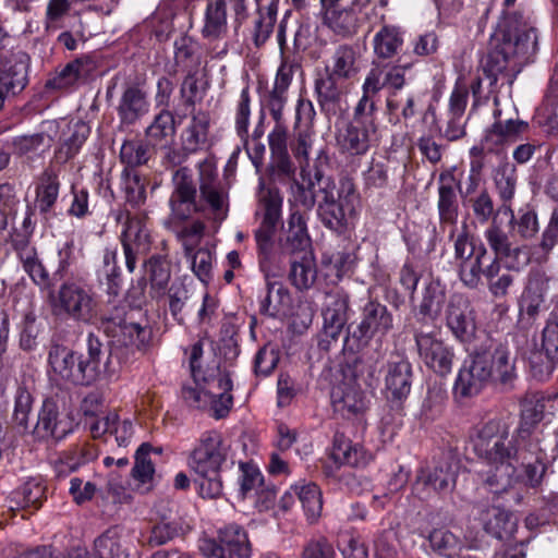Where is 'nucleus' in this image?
<instances>
[{"label": "nucleus", "instance_id": "1", "mask_svg": "<svg viewBox=\"0 0 558 558\" xmlns=\"http://www.w3.org/2000/svg\"><path fill=\"white\" fill-rule=\"evenodd\" d=\"M384 318V307L379 303L369 302L365 305L362 322L353 327L349 325L347 336L343 340L344 360L339 363L338 369L333 375V385L331 388V403L335 412L343 417H351L362 412L364 409L363 391L357 384V365L361 357L357 352L366 349L372 341L375 343V353L368 350L364 353L368 363V385L378 387L380 384L384 364L383 354L379 352L381 347V337L375 339L379 332L381 320Z\"/></svg>", "mask_w": 558, "mask_h": 558}, {"label": "nucleus", "instance_id": "2", "mask_svg": "<svg viewBox=\"0 0 558 558\" xmlns=\"http://www.w3.org/2000/svg\"><path fill=\"white\" fill-rule=\"evenodd\" d=\"M537 51V29L530 13L505 11L496 33V44L482 59L483 72L496 92L498 81L512 86L522 68Z\"/></svg>", "mask_w": 558, "mask_h": 558}, {"label": "nucleus", "instance_id": "3", "mask_svg": "<svg viewBox=\"0 0 558 558\" xmlns=\"http://www.w3.org/2000/svg\"><path fill=\"white\" fill-rule=\"evenodd\" d=\"M197 170L198 192L189 167L174 171V189L169 199L172 215L179 220H185L208 207L216 218L225 219L228 211V192L219 179L215 162L206 158L198 163Z\"/></svg>", "mask_w": 558, "mask_h": 558}, {"label": "nucleus", "instance_id": "4", "mask_svg": "<svg viewBox=\"0 0 558 558\" xmlns=\"http://www.w3.org/2000/svg\"><path fill=\"white\" fill-rule=\"evenodd\" d=\"M515 361L517 356L507 342L489 341L475 347L458 373L454 393L470 398L488 384L498 385L506 391L512 390L518 378Z\"/></svg>", "mask_w": 558, "mask_h": 558}, {"label": "nucleus", "instance_id": "5", "mask_svg": "<svg viewBox=\"0 0 558 558\" xmlns=\"http://www.w3.org/2000/svg\"><path fill=\"white\" fill-rule=\"evenodd\" d=\"M453 257L458 276L464 287L477 290L483 278L490 279L500 272L496 257H492L484 242L470 232L466 225L453 241Z\"/></svg>", "mask_w": 558, "mask_h": 558}, {"label": "nucleus", "instance_id": "6", "mask_svg": "<svg viewBox=\"0 0 558 558\" xmlns=\"http://www.w3.org/2000/svg\"><path fill=\"white\" fill-rule=\"evenodd\" d=\"M227 461L221 435L216 430L205 432L198 446L189 457V466L198 476L199 495L215 499L222 494L220 471Z\"/></svg>", "mask_w": 558, "mask_h": 558}, {"label": "nucleus", "instance_id": "7", "mask_svg": "<svg viewBox=\"0 0 558 558\" xmlns=\"http://www.w3.org/2000/svg\"><path fill=\"white\" fill-rule=\"evenodd\" d=\"M471 440L473 452L485 464L513 463L517 457L514 433L510 437V426L502 418L477 425Z\"/></svg>", "mask_w": 558, "mask_h": 558}, {"label": "nucleus", "instance_id": "8", "mask_svg": "<svg viewBox=\"0 0 558 558\" xmlns=\"http://www.w3.org/2000/svg\"><path fill=\"white\" fill-rule=\"evenodd\" d=\"M101 327L112 338L108 361L105 364V371L108 373H112L108 366L112 360L122 365L130 363L135 359L137 352H143L146 349L151 338L149 328L126 322L121 316L102 317Z\"/></svg>", "mask_w": 558, "mask_h": 558}, {"label": "nucleus", "instance_id": "9", "mask_svg": "<svg viewBox=\"0 0 558 558\" xmlns=\"http://www.w3.org/2000/svg\"><path fill=\"white\" fill-rule=\"evenodd\" d=\"M494 122L488 126L481 141L482 148L488 153H497L502 147L518 142L530 130L529 122L519 119L515 106L506 101L501 104L494 96Z\"/></svg>", "mask_w": 558, "mask_h": 558}, {"label": "nucleus", "instance_id": "10", "mask_svg": "<svg viewBox=\"0 0 558 558\" xmlns=\"http://www.w3.org/2000/svg\"><path fill=\"white\" fill-rule=\"evenodd\" d=\"M50 300L56 314H63L76 323L94 324L97 318L95 293L80 282L64 281L57 293L50 291Z\"/></svg>", "mask_w": 558, "mask_h": 558}, {"label": "nucleus", "instance_id": "11", "mask_svg": "<svg viewBox=\"0 0 558 558\" xmlns=\"http://www.w3.org/2000/svg\"><path fill=\"white\" fill-rule=\"evenodd\" d=\"M257 196L263 210V219L255 231V240L260 269L266 271L274 244L272 239L281 218L282 197L278 187L267 186L264 182L259 183Z\"/></svg>", "mask_w": 558, "mask_h": 558}, {"label": "nucleus", "instance_id": "12", "mask_svg": "<svg viewBox=\"0 0 558 558\" xmlns=\"http://www.w3.org/2000/svg\"><path fill=\"white\" fill-rule=\"evenodd\" d=\"M359 203L354 183L350 178H342L339 182V197L331 202H318L317 216L329 230L342 233L348 226V219L355 214Z\"/></svg>", "mask_w": 558, "mask_h": 558}, {"label": "nucleus", "instance_id": "13", "mask_svg": "<svg viewBox=\"0 0 558 558\" xmlns=\"http://www.w3.org/2000/svg\"><path fill=\"white\" fill-rule=\"evenodd\" d=\"M374 51L377 59L373 61L362 86L363 95L355 107L356 121L369 122V116L378 111L377 102L384 88V26L374 37Z\"/></svg>", "mask_w": 558, "mask_h": 558}, {"label": "nucleus", "instance_id": "14", "mask_svg": "<svg viewBox=\"0 0 558 558\" xmlns=\"http://www.w3.org/2000/svg\"><path fill=\"white\" fill-rule=\"evenodd\" d=\"M414 340L418 356L428 369L440 377L451 373L456 359L451 345L439 338L435 331L426 330L424 325L415 329Z\"/></svg>", "mask_w": 558, "mask_h": 558}, {"label": "nucleus", "instance_id": "15", "mask_svg": "<svg viewBox=\"0 0 558 558\" xmlns=\"http://www.w3.org/2000/svg\"><path fill=\"white\" fill-rule=\"evenodd\" d=\"M123 217H125V222L120 240L126 269L132 274L136 269L138 256L146 255L150 251L153 241L144 216L119 211L117 221H121Z\"/></svg>", "mask_w": 558, "mask_h": 558}, {"label": "nucleus", "instance_id": "16", "mask_svg": "<svg viewBox=\"0 0 558 558\" xmlns=\"http://www.w3.org/2000/svg\"><path fill=\"white\" fill-rule=\"evenodd\" d=\"M408 341V335L401 332L397 336L395 340L397 360L389 362V369L386 375V391L391 395H386V399L390 402V408L398 411L402 409V402L411 390V365L404 359V344Z\"/></svg>", "mask_w": 558, "mask_h": 558}, {"label": "nucleus", "instance_id": "17", "mask_svg": "<svg viewBox=\"0 0 558 558\" xmlns=\"http://www.w3.org/2000/svg\"><path fill=\"white\" fill-rule=\"evenodd\" d=\"M199 549L208 558H250L252 551L246 532L238 524L220 529L218 538L204 539Z\"/></svg>", "mask_w": 558, "mask_h": 558}, {"label": "nucleus", "instance_id": "18", "mask_svg": "<svg viewBox=\"0 0 558 558\" xmlns=\"http://www.w3.org/2000/svg\"><path fill=\"white\" fill-rule=\"evenodd\" d=\"M369 122L356 121L354 114L350 123L338 130L336 140L342 151L353 156L363 155L374 142L379 141L374 116H369Z\"/></svg>", "mask_w": 558, "mask_h": 558}, {"label": "nucleus", "instance_id": "19", "mask_svg": "<svg viewBox=\"0 0 558 558\" xmlns=\"http://www.w3.org/2000/svg\"><path fill=\"white\" fill-rule=\"evenodd\" d=\"M72 432V422L59 411L57 402L46 399L39 409L33 436L37 440H62Z\"/></svg>", "mask_w": 558, "mask_h": 558}, {"label": "nucleus", "instance_id": "20", "mask_svg": "<svg viewBox=\"0 0 558 558\" xmlns=\"http://www.w3.org/2000/svg\"><path fill=\"white\" fill-rule=\"evenodd\" d=\"M148 111L147 90L138 83H125L117 107L121 126L136 124Z\"/></svg>", "mask_w": 558, "mask_h": 558}, {"label": "nucleus", "instance_id": "21", "mask_svg": "<svg viewBox=\"0 0 558 558\" xmlns=\"http://www.w3.org/2000/svg\"><path fill=\"white\" fill-rule=\"evenodd\" d=\"M281 254L290 258L312 254V241L307 232V215L292 209L288 220V230L279 242Z\"/></svg>", "mask_w": 558, "mask_h": 558}, {"label": "nucleus", "instance_id": "22", "mask_svg": "<svg viewBox=\"0 0 558 558\" xmlns=\"http://www.w3.org/2000/svg\"><path fill=\"white\" fill-rule=\"evenodd\" d=\"M210 126L211 117L208 111L191 110L190 119L180 134V144L186 151L194 154L207 150L213 144Z\"/></svg>", "mask_w": 558, "mask_h": 558}, {"label": "nucleus", "instance_id": "23", "mask_svg": "<svg viewBox=\"0 0 558 558\" xmlns=\"http://www.w3.org/2000/svg\"><path fill=\"white\" fill-rule=\"evenodd\" d=\"M446 325L461 342H468L474 337L475 316L470 302L462 295L450 298L446 310Z\"/></svg>", "mask_w": 558, "mask_h": 558}, {"label": "nucleus", "instance_id": "24", "mask_svg": "<svg viewBox=\"0 0 558 558\" xmlns=\"http://www.w3.org/2000/svg\"><path fill=\"white\" fill-rule=\"evenodd\" d=\"M29 56L17 52L5 58L0 64V89L12 98L28 84Z\"/></svg>", "mask_w": 558, "mask_h": 558}, {"label": "nucleus", "instance_id": "25", "mask_svg": "<svg viewBox=\"0 0 558 558\" xmlns=\"http://www.w3.org/2000/svg\"><path fill=\"white\" fill-rule=\"evenodd\" d=\"M454 169L440 172L438 178V216L440 225L456 226L459 216V203L456 189L460 190V182L456 179Z\"/></svg>", "mask_w": 558, "mask_h": 558}, {"label": "nucleus", "instance_id": "26", "mask_svg": "<svg viewBox=\"0 0 558 558\" xmlns=\"http://www.w3.org/2000/svg\"><path fill=\"white\" fill-rule=\"evenodd\" d=\"M102 343L94 333L87 337V353L76 356L75 385L94 384L101 374Z\"/></svg>", "mask_w": 558, "mask_h": 558}, {"label": "nucleus", "instance_id": "27", "mask_svg": "<svg viewBox=\"0 0 558 558\" xmlns=\"http://www.w3.org/2000/svg\"><path fill=\"white\" fill-rule=\"evenodd\" d=\"M349 295L343 291H335L326 294L323 310L324 335L337 340L348 322Z\"/></svg>", "mask_w": 558, "mask_h": 558}, {"label": "nucleus", "instance_id": "28", "mask_svg": "<svg viewBox=\"0 0 558 558\" xmlns=\"http://www.w3.org/2000/svg\"><path fill=\"white\" fill-rule=\"evenodd\" d=\"M96 69V63L89 56H81L66 63L61 70L48 78L46 89L62 90L72 87L80 80L87 78Z\"/></svg>", "mask_w": 558, "mask_h": 558}, {"label": "nucleus", "instance_id": "29", "mask_svg": "<svg viewBox=\"0 0 558 558\" xmlns=\"http://www.w3.org/2000/svg\"><path fill=\"white\" fill-rule=\"evenodd\" d=\"M480 520L484 531L500 542H509L518 530V521L513 514L498 507L482 510Z\"/></svg>", "mask_w": 558, "mask_h": 558}, {"label": "nucleus", "instance_id": "30", "mask_svg": "<svg viewBox=\"0 0 558 558\" xmlns=\"http://www.w3.org/2000/svg\"><path fill=\"white\" fill-rule=\"evenodd\" d=\"M90 129L84 121L70 122L62 130L59 146L54 151V158L59 163H65L81 149L89 135Z\"/></svg>", "mask_w": 558, "mask_h": 558}, {"label": "nucleus", "instance_id": "31", "mask_svg": "<svg viewBox=\"0 0 558 558\" xmlns=\"http://www.w3.org/2000/svg\"><path fill=\"white\" fill-rule=\"evenodd\" d=\"M149 281V295L155 300L162 299L171 279V262L167 253L153 254L144 262Z\"/></svg>", "mask_w": 558, "mask_h": 558}, {"label": "nucleus", "instance_id": "32", "mask_svg": "<svg viewBox=\"0 0 558 558\" xmlns=\"http://www.w3.org/2000/svg\"><path fill=\"white\" fill-rule=\"evenodd\" d=\"M266 294L260 301V313L268 314L276 317L281 313H286L291 306V295L289 290L282 282L275 279V276L269 275V267L266 266Z\"/></svg>", "mask_w": 558, "mask_h": 558}, {"label": "nucleus", "instance_id": "33", "mask_svg": "<svg viewBox=\"0 0 558 558\" xmlns=\"http://www.w3.org/2000/svg\"><path fill=\"white\" fill-rule=\"evenodd\" d=\"M315 93L320 110L329 118L341 110V99L344 88L338 83V78L326 73L325 76L316 78Z\"/></svg>", "mask_w": 558, "mask_h": 558}, {"label": "nucleus", "instance_id": "34", "mask_svg": "<svg viewBox=\"0 0 558 558\" xmlns=\"http://www.w3.org/2000/svg\"><path fill=\"white\" fill-rule=\"evenodd\" d=\"M551 399L543 392H527L520 402V420L515 429L536 432L537 425L543 421L546 402Z\"/></svg>", "mask_w": 558, "mask_h": 558}, {"label": "nucleus", "instance_id": "35", "mask_svg": "<svg viewBox=\"0 0 558 558\" xmlns=\"http://www.w3.org/2000/svg\"><path fill=\"white\" fill-rule=\"evenodd\" d=\"M288 278L291 284L299 291L311 289L317 279V264L314 253L290 258Z\"/></svg>", "mask_w": 558, "mask_h": 558}, {"label": "nucleus", "instance_id": "36", "mask_svg": "<svg viewBox=\"0 0 558 558\" xmlns=\"http://www.w3.org/2000/svg\"><path fill=\"white\" fill-rule=\"evenodd\" d=\"M59 171L47 167L38 177L36 184V205L41 214L49 213L54 206L60 190Z\"/></svg>", "mask_w": 558, "mask_h": 558}, {"label": "nucleus", "instance_id": "37", "mask_svg": "<svg viewBox=\"0 0 558 558\" xmlns=\"http://www.w3.org/2000/svg\"><path fill=\"white\" fill-rule=\"evenodd\" d=\"M514 444L517 457L513 462H525L548 458L546 449L543 447L541 434L537 432L514 429Z\"/></svg>", "mask_w": 558, "mask_h": 558}, {"label": "nucleus", "instance_id": "38", "mask_svg": "<svg viewBox=\"0 0 558 558\" xmlns=\"http://www.w3.org/2000/svg\"><path fill=\"white\" fill-rule=\"evenodd\" d=\"M424 485L430 486L438 494L448 495L456 486L457 469L448 459H440L426 475L420 476Z\"/></svg>", "mask_w": 558, "mask_h": 558}, {"label": "nucleus", "instance_id": "39", "mask_svg": "<svg viewBox=\"0 0 558 558\" xmlns=\"http://www.w3.org/2000/svg\"><path fill=\"white\" fill-rule=\"evenodd\" d=\"M23 266L24 271L31 277L32 281L38 286L41 290H52L54 287L53 279L57 277H62V272L65 269L66 262L61 260L58 270L53 274V278L51 279L48 270L38 258L37 251L23 256V258L19 259Z\"/></svg>", "mask_w": 558, "mask_h": 558}, {"label": "nucleus", "instance_id": "40", "mask_svg": "<svg viewBox=\"0 0 558 558\" xmlns=\"http://www.w3.org/2000/svg\"><path fill=\"white\" fill-rule=\"evenodd\" d=\"M175 131L177 126L173 113L168 109H162L146 128L145 134L150 144L167 147V145L172 142Z\"/></svg>", "mask_w": 558, "mask_h": 558}, {"label": "nucleus", "instance_id": "41", "mask_svg": "<svg viewBox=\"0 0 558 558\" xmlns=\"http://www.w3.org/2000/svg\"><path fill=\"white\" fill-rule=\"evenodd\" d=\"M75 352L57 342H52L48 353V363L52 371L63 379L75 385L76 356Z\"/></svg>", "mask_w": 558, "mask_h": 558}, {"label": "nucleus", "instance_id": "42", "mask_svg": "<svg viewBox=\"0 0 558 558\" xmlns=\"http://www.w3.org/2000/svg\"><path fill=\"white\" fill-rule=\"evenodd\" d=\"M489 469L481 473L483 485L494 495L507 493L513 484V463L486 464Z\"/></svg>", "mask_w": 558, "mask_h": 558}, {"label": "nucleus", "instance_id": "43", "mask_svg": "<svg viewBox=\"0 0 558 558\" xmlns=\"http://www.w3.org/2000/svg\"><path fill=\"white\" fill-rule=\"evenodd\" d=\"M328 156L324 149L316 151L315 158V183H317L316 199L318 202H331L339 197V187L335 180L326 173Z\"/></svg>", "mask_w": 558, "mask_h": 558}, {"label": "nucleus", "instance_id": "44", "mask_svg": "<svg viewBox=\"0 0 558 558\" xmlns=\"http://www.w3.org/2000/svg\"><path fill=\"white\" fill-rule=\"evenodd\" d=\"M324 22L330 29L342 37L352 36L356 33L359 26L357 13L354 8H331L325 10Z\"/></svg>", "mask_w": 558, "mask_h": 558}, {"label": "nucleus", "instance_id": "45", "mask_svg": "<svg viewBox=\"0 0 558 558\" xmlns=\"http://www.w3.org/2000/svg\"><path fill=\"white\" fill-rule=\"evenodd\" d=\"M327 74L338 80H349L356 75L359 68L356 65V53L350 46L343 45L336 49L332 56V68L326 70Z\"/></svg>", "mask_w": 558, "mask_h": 558}, {"label": "nucleus", "instance_id": "46", "mask_svg": "<svg viewBox=\"0 0 558 558\" xmlns=\"http://www.w3.org/2000/svg\"><path fill=\"white\" fill-rule=\"evenodd\" d=\"M227 31V1L215 0L208 3L203 28L205 37L218 38Z\"/></svg>", "mask_w": 558, "mask_h": 558}, {"label": "nucleus", "instance_id": "47", "mask_svg": "<svg viewBox=\"0 0 558 558\" xmlns=\"http://www.w3.org/2000/svg\"><path fill=\"white\" fill-rule=\"evenodd\" d=\"M292 490L296 494L307 518L316 520L320 515L323 509L319 487L315 483H304L293 485Z\"/></svg>", "mask_w": 558, "mask_h": 558}, {"label": "nucleus", "instance_id": "48", "mask_svg": "<svg viewBox=\"0 0 558 558\" xmlns=\"http://www.w3.org/2000/svg\"><path fill=\"white\" fill-rule=\"evenodd\" d=\"M498 213H504V215L510 217V223L523 239H531L538 231L537 216L532 209L519 210L517 218L510 205H500Z\"/></svg>", "mask_w": 558, "mask_h": 558}, {"label": "nucleus", "instance_id": "49", "mask_svg": "<svg viewBox=\"0 0 558 558\" xmlns=\"http://www.w3.org/2000/svg\"><path fill=\"white\" fill-rule=\"evenodd\" d=\"M46 486L40 480L31 478L20 489L13 493V499L22 508L37 510L46 498Z\"/></svg>", "mask_w": 558, "mask_h": 558}, {"label": "nucleus", "instance_id": "50", "mask_svg": "<svg viewBox=\"0 0 558 558\" xmlns=\"http://www.w3.org/2000/svg\"><path fill=\"white\" fill-rule=\"evenodd\" d=\"M121 180L126 202L133 207L141 205L146 198V189L145 180L137 169L124 168Z\"/></svg>", "mask_w": 558, "mask_h": 558}, {"label": "nucleus", "instance_id": "51", "mask_svg": "<svg viewBox=\"0 0 558 558\" xmlns=\"http://www.w3.org/2000/svg\"><path fill=\"white\" fill-rule=\"evenodd\" d=\"M446 295L438 284L430 283L425 288L422 302L418 306V315L422 320H436L439 316Z\"/></svg>", "mask_w": 558, "mask_h": 558}, {"label": "nucleus", "instance_id": "52", "mask_svg": "<svg viewBox=\"0 0 558 558\" xmlns=\"http://www.w3.org/2000/svg\"><path fill=\"white\" fill-rule=\"evenodd\" d=\"M466 206L472 208L474 217L480 223H486L489 220L497 221V217L502 213L495 209V203L486 187H482L477 195L466 201Z\"/></svg>", "mask_w": 558, "mask_h": 558}, {"label": "nucleus", "instance_id": "53", "mask_svg": "<svg viewBox=\"0 0 558 558\" xmlns=\"http://www.w3.org/2000/svg\"><path fill=\"white\" fill-rule=\"evenodd\" d=\"M53 138L44 133L22 135L12 140L13 151L16 155L24 156L28 154L44 153L51 147Z\"/></svg>", "mask_w": 558, "mask_h": 558}, {"label": "nucleus", "instance_id": "54", "mask_svg": "<svg viewBox=\"0 0 558 558\" xmlns=\"http://www.w3.org/2000/svg\"><path fill=\"white\" fill-rule=\"evenodd\" d=\"M199 383L204 384V397L217 398L218 395L232 390V380L229 374L222 372L218 365L206 371Z\"/></svg>", "mask_w": 558, "mask_h": 558}, {"label": "nucleus", "instance_id": "55", "mask_svg": "<svg viewBox=\"0 0 558 558\" xmlns=\"http://www.w3.org/2000/svg\"><path fill=\"white\" fill-rule=\"evenodd\" d=\"M517 170L513 165L505 163L496 169L494 182L502 205H508L515 193Z\"/></svg>", "mask_w": 558, "mask_h": 558}, {"label": "nucleus", "instance_id": "56", "mask_svg": "<svg viewBox=\"0 0 558 558\" xmlns=\"http://www.w3.org/2000/svg\"><path fill=\"white\" fill-rule=\"evenodd\" d=\"M330 458L336 465L356 466L359 464V452L352 446L351 440L342 433H336L333 436Z\"/></svg>", "mask_w": 558, "mask_h": 558}, {"label": "nucleus", "instance_id": "57", "mask_svg": "<svg viewBox=\"0 0 558 558\" xmlns=\"http://www.w3.org/2000/svg\"><path fill=\"white\" fill-rule=\"evenodd\" d=\"M34 398L25 386H19L14 397L12 423L22 430L28 429V418L33 410Z\"/></svg>", "mask_w": 558, "mask_h": 558}, {"label": "nucleus", "instance_id": "58", "mask_svg": "<svg viewBox=\"0 0 558 558\" xmlns=\"http://www.w3.org/2000/svg\"><path fill=\"white\" fill-rule=\"evenodd\" d=\"M44 330V325L38 322L33 311L24 314L22 322V331L20 336V347L24 351H34L38 347V339Z\"/></svg>", "mask_w": 558, "mask_h": 558}, {"label": "nucleus", "instance_id": "59", "mask_svg": "<svg viewBox=\"0 0 558 558\" xmlns=\"http://www.w3.org/2000/svg\"><path fill=\"white\" fill-rule=\"evenodd\" d=\"M447 398V391L441 386H429L427 396L422 404V417L425 421H435L438 418L444 411V405Z\"/></svg>", "mask_w": 558, "mask_h": 558}, {"label": "nucleus", "instance_id": "60", "mask_svg": "<svg viewBox=\"0 0 558 558\" xmlns=\"http://www.w3.org/2000/svg\"><path fill=\"white\" fill-rule=\"evenodd\" d=\"M153 447L148 442H143L135 453V463L131 474L134 480L141 484H147L153 480L155 468L149 458Z\"/></svg>", "mask_w": 558, "mask_h": 558}, {"label": "nucleus", "instance_id": "61", "mask_svg": "<svg viewBox=\"0 0 558 558\" xmlns=\"http://www.w3.org/2000/svg\"><path fill=\"white\" fill-rule=\"evenodd\" d=\"M149 158L148 144L142 141H126L120 150V159L125 168L136 169L138 166L145 165Z\"/></svg>", "mask_w": 558, "mask_h": 558}, {"label": "nucleus", "instance_id": "62", "mask_svg": "<svg viewBox=\"0 0 558 558\" xmlns=\"http://www.w3.org/2000/svg\"><path fill=\"white\" fill-rule=\"evenodd\" d=\"M166 294L169 299V311L172 317L178 323H183L184 307L190 304L192 299L189 288L182 282H173L171 287H168Z\"/></svg>", "mask_w": 558, "mask_h": 558}, {"label": "nucleus", "instance_id": "63", "mask_svg": "<svg viewBox=\"0 0 558 558\" xmlns=\"http://www.w3.org/2000/svg\"><path fill=\"white\" fill-rule=\"evenodd\" d=\"M101 271L107 279L108 293L117 295L121 288L122 279L116 248L105 250Z\"/></svg>", "mask_w": 558, "mask_h": 558}, {"label": "nucleus", "instance_id": "64", "mask_svg": "<svg viewBox=\"0 0 558 558\" xmlns=\"http://www.w3.org/2000/svg\"><path fill=\"white\" fill-rule=\"evenodd\" d=\"M205 89L198 85L197 71H189L180 87V97L186 110H196V104L203 100Z\"/></svg>", "mask_w": 558, "mask_h": 558}]
</instances>
